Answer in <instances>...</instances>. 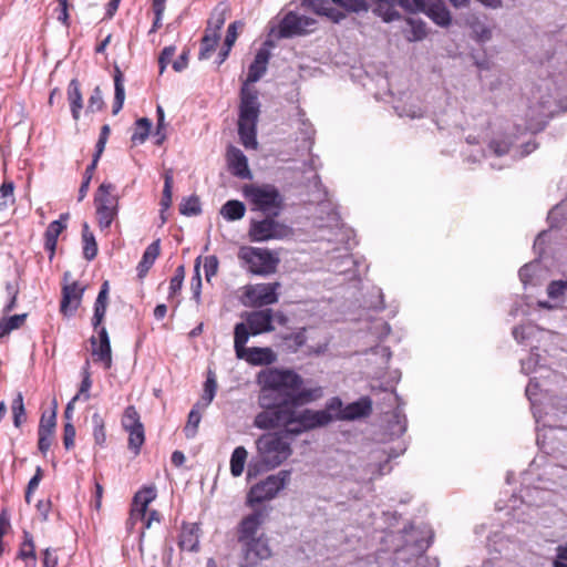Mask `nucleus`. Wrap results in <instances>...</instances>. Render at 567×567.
<instances>
[{
    "label": "nucleus",
    "instance_id": "37",
    "mask_svg": "<svg viewBox=\"0 0 567 567\" xmlns=\"http://www.w3.org/2000/svg\"><path fill=\"white\" fill-rule=\"evenodd\" d=\"M18 558H20L22 560H27L29 558L32 559L33 561L37 560L33 537L27 530L23 532V542L19 549Z\"/></svg>",
    "mask_w": 567,
    "mask_h": 567
},
{
    "label": "nucleus",
    "instance_id": "16",
    "mask_svg": "<svg viewBox=\"0 0 567 567\" xmlns=\"http://www.w3.org/2000/svg\"><path fill=\"white\" fill-rule=\"evenodd\" d=\"M241 317L245 319L249 337L258 336L275 330L274 327V311L270 308L244 312Z\"/></svg>",
    "mask_w": 567,
    "mask_h": 567
},
{
    "label": "nucleus",
    "instance_id": "57",
    "mask_svg": "<svg viewBox=\"0 0 567 567\" xmlns=\"http://www.w3.org/2000/svg\"><path fill=\"white\" fill-rule=\"evenodd\" d=\"M75 433V427L72 422H65L63 429V445L66 450L74 446Z\"/></svg>",
    "mask_w": 567,
    "mask_h": 567
},
{
    "label": "nucleus",
    "instance_id": "61",
    "mask_svg": "<svg viewBox=\"0 0 567 567\" xmlns=\"http://www.w3.org/2000/svg\"><path fill=\"white\" fill-rule=\"evenodd\" d=\"M28 317V313H21V315H13L11 317H3L7 324H8V328L10 330V332L12 330H16V329H19Z\"/></svg>",
    "mask_w": 567,
    "mask_h": 567
},
{
    "label": "nucleus",
    "instance_id": "1",
    "mask_svg": "<svg viewBox=\"0 0 567 567\" xmlns=\"http://www.w3.org/2000/svg\"><path fill=\"white\" fill-rule=\"evenodd\" d=\"M261 385L258 405L262 409L256 414L254 425L260 430L284 429V433L298 436L296 430L302 411L297 408L312 403L323 395L321 386L302 388L303 379L290 369H271L258 375Z\"/></svg>",
    "mask_w": 567,
    "mask_h": 567
},
{
    "label": "nucleus",
    "instance_id": "17",
    "mask_svg": "<svg viewBox=\"0 0 567 567\" xmlns=\"http://www.w3.org/2000/svg\"><path fill=\"white\" fill-rule=\"evenodd\" d=\"M226 161L228 171L231 175L241 179L252 178V174L248 166V158L241 150L234 145H229L226 152Z\"/></svg>",
    "mask_w": 567,
    "mask_h": 567
},
{
    "label": "nucleus",
    "instance_id": "6",
    "mask_svg": "<svg viewBox=\"0 0 567 567\" xmlns=\"http://www.w3.org/2000/svg\"><path fill=\"white\" fill-rule=\"evenodd\" d=\"M343 403L339 396H333L326 403L323 410H302L299 423L301 429L296 430L297 433H306L315 429L323 427L333 420H338V415L342 414Z\"/></svg>",
    "mask_w": 567,
    "mask_h": 567
},
{
    "label": "nucleus",
    "instance_id": "30",
    "mask_svg": "<svg viewBox=\"0 0 567 567\" xmlns=\"http://www.w3.org/2000/svg\"><path fill=\"white\" fill-rule=\"evenodd\" d=\"M219 40H220V34L205 32V34L200 41V50L198 53V59L199 60L209 59L212 53L216 50Z\"/></svg>",
    "mask_w": 567,
    "mask_h": 567
},
{
    "label": "nucleus",
    "instance_id": "12",
    "mask_svg": "<svg viewBox=\"0 0 567 567\" xmlns=\"http://www.w3.org/2000/svg\"><path fill=\"white\" fill-rule=\"evenodd\" d=\"M278 282L255 284L245 287L241 303L246 307L261 308L278 301Z\"/></svg>",
    "mask_w": 567,
    "mask_h": 567
},
{
    "label": "nucleus",
    "instance_id": "52",
    "mask_svg": "<svg viewBox=\"0 0 567 567\" xmlns=\"http://www.w3.org/2000/svg\"><path fill=\"white\" fill-rule=\"evenodd\" d=\"M156 114H157V125H156L155 136L157 138H156L155 144L156 145H161L165 141V138H166V134H165V128H166V125H165V114H164V110H163L162 106H159V105L157 106Z\"/></svg>",
    "mask_w": 567,
    "mask_h": 567
},
{
    "label": "nucleus",
    "instance_id": "55",
    "mask_svg": "<svg viewBox=\"0 0 567 567\" xmlns=\"http://www.w3.org/2000/svg\"><path fill=\"white\" fill-rule=\"evenodd\" d=\"M218 266H219V261L215 255L205 257L204 271H205V278L207 281H210V279L217 274Z\"/></svg>",
    "mask_w": 567,
    "mask_h": 567
},
{
    "label": "nucleus",
    "instance_id": "15",
    "mask_svg": "<svg viewBox=\"0 0 567 567\" xmlns=\"http://www.w3.org/2000/svg\"><path fill=\"white\" fill-rule=\"evenodd\" d=\"M316 21L311 18L299 16L293 11L288 12L279 23L278 38L289 39L303 35L308 32V28L313 25Z\"/></svg>",
    "mask_w": 567,
    "mask_h": 567
},
{
    "label": "nucleus",
    "instance_id": "48",
    "mask_svg": "<svg viewBox=\"0 0 567 567\" xmlns=\"http://www.w3.org/2000/svg\"><path fill=\"white\" fill-rule=\"evenodd\" d=\"M197 408H193L188 414V420H187V424L184 429V432H185V435L187 439H192L195 436L196 432H197V427H198V424L200 422V414L199 412L196 410Z\"/></svg>",
    "mask_w": 567,
    "mask_h": 567
},
{
    "label": "nucleus",
    "instance_id": "18",
    "mask_svg": "<svg viewBox=\"0 0 567 567\" xmlns=\"http://www.w3.org/2000/svg\"><path fill=\"white\" fill-rule=\"evenodd\" d=\"M267 517L265 509H255L251 514L245 516L237 528V539L239 542H246L250 538H255L258 529L264 524Z\"/></svg>",
    "mask_w": 567,
    "mask_h": 567
},
{
    "label": "nucleus",
    "instance_id": "23",
    "mask_svg": "<svg viewBox=\"0 0 567 567\" xmlns=\"http://www.w3.org/2000/svg\"><path fill=\"white\" fill-rule=\"evenodd\" d=\"M107 300H109V281H104L101 286V289L99 291V295L96 297V300L94 302V313L92 318V326L96 330L106 313L107 308Z\"/></svg>",
    "mask_w": 567,
    "mask_h": 567
},
{
    "label": "nucleus",
    "instance_id": "20",
    "mask_svg": "<svg viewBox=\"0 0 567 567\" xmlns=\"http://www.w3.org/2000/svg\"><path fill=\"white\" fill-rule=\"evenodd\" d=\"M372 412V400L369 396H362L359 400L347 404L342 414L338 415V420L353 421L367 417Z\"/></svg>",
    "mask_w": 567,
    "mask_h": 567
},
{
    "label": "nucleus",
    "instance_id": "36",
    "mask_svg": "<svg viewBox=\"0 0 567 567\" xmlns=\"http://www.w3.org/2000/svg\"><path fill=\"white\" fill-rule=\"evenodd\" d=\"M226 21L225 9L215 8L207 22L205 32L219 34Z\"/></svg>",
    "mask_w": 567,
    "mask_h": 567
},
{
    "label": "nucleus",
    "instance_id": "26",
    "mask_svg": "<svg viewBox=\"0 0 567 567\" xmlns=\"http://www.w3.org/2000/svg\"><path fill=\"white\" fill-rule=\"evenodd\" d=\"M90 343L92 347V355L94 357L95 362H101L104 364V368L111 369L112 367V350L111 343H102L97 342V338L92 336L90 338Z\"/></svg>",
    "mask_w": 567,
    "mask_h": 567
},
{
    "label": "nucleus",
    "instance_id": "60",
    "mask_svg": "<svg viewBox=\"0 0 567 567\" xmlns=\"http://www.w3.org/2000/svg\"><path fill=\"white\" fill-rule=\"evenodd\" d=\"M38 449L43 455H45L52 444L53 434L44 431H38Z\"/></svg>",
    "mask_w": 567,
    "mask_h": 567
},
{
    "label": "nucleus",
    "instance_id": "50",
    "mask_svg": "<svg viewBox=\"0 0 567 567\" xmlns=\"http://www.w3.org/2000/svg\"><path fill=\"white\" fill-rule=\"evenodd\" d=\"M159 239H156L155 241H153L152 244H150L146 249L144 250L143 252V256H142V261H144V264H148L151 266L154 265L155 260L157 259V257L159 256V252H161V244H159Z\"/></svg>",
    "mask_w": 567,
    "mask_h": 567
},
{
    "label": "nucleus",
    "instance_id": "13",
    "mask_svg": "<svg viewBox=\"0 0 567 567\" xmlns=\"http://www.w3.org/2000/svg\"><path fill=\"white\" fill-rule=\"evenodd\" d=\"M241 545V560L239 567H257L261 560L271 557L272 551L269 539L265 535L239 542Z\"/></svg>",
    "mask_w": 567,
    "mask_h": 567
},
{
    "label": "nucleus",
    "instance_id": "34",
    "mask_svg": "<svg viewBox=\"0 0 567 567\" xmlns=\"http://www.w3.org/2000/svg\"><path fill=\"white\" fill-rule=\"evenodd\" d=\"M152 122L147 117H141L135 122V131L131 136L134 144H143L151 132Z\"/></svg>",
    "mask_w": 567,
    "mask_h": 567
},
{
    "label": "nucleus",
    "instance_id": "32",
    "mask_svg": "<svg viewBox=\"0 0 567 567\" xmlns=\"http://www.w3.org/2000/svg\"><path fill=\"white\" fill-rule=\"evenodd\" d=\"M217 391V382L214 375H208L204 383V391L200 400L195 404V408H207L214 400Z\"/></svg>",
    "mask_w": 567,
    "mask_h": 567
},
{
    "label": "nucleus",
    "instance_id": "7",
    "mask_svg": "<svg viewBox=\"0 0 567 567\" xmlns=\"http://www.w3.org/2000/svg\"><path fill=\"white\" fill-rule=\"evenodd\" d=\"M115 185L103 182L95 195L94 205L96 208V218L101 229L111 227L118 213V196L114 194Z\"/></svg>",
    "mask_w": 567,
    "mask_h": 567
},
{
    "label": "nucleus",
    "instance_id": "47",
    "mask_svg": "<svg viewBox=\"0 0 567 567\" xmlns=\"http://www.w3.org/2000/svg\"><path fill=\"white\" fill-rule=\"evenodd\" d=\"M105 103L102 95V90L100 86H95L92 91V94L87 101V112L95 113L103 110Z\"/></svg>",
    "mask_w": 567,
    "mask_h": 567
},
{
    "label": "nucleus",
    "instance_id": "42",
    "mask_svg": "<svg viewBox=\"0 0 567 567\" xmlns=\"http://www.w3.org/2000/svg\"><path fill=\"white\" fill-rule=\"evenodd\" d=\"M126 432H128V449L133 451L134 454H138L145 442L144 425L140 426V429L127 430Z\"/></svg>",
    "mask_w": 567,
    "mask_h": 567
},
{
    "label": "nucleus",
    "instance_id": "38",
    "mask_svg": "<svg viewBox=\"0 0 567 567\" xmlns=\"http://www.w3.org/2000/svg\"><path fill=\"white\" fill-rule=\"evenodd\" d=\"M121 423L125 431L136 427L140 429V426L143 425L140 414L134 405H128L124 410Z\"/></svg>",
    "mask_w": 567,
    "mask_h": 567
},
{
    "label": "nucleus",
    "instance_id": "35",
    "mask_svg": "<svg viewBox=\"0 0 567 567\" xmlns=\"http://www.w3.org/2000/svg\"><path fill=\"white\" fill-rule=\"evenodd\" d=\"M179 213L184 216H198L202 214V205L197 195L183 198L179 204Z\"/></svg>",
    "mask_w": 567,
    "mask_h": 567
},
{
    "label": "nucleus",
    "instance_id": "58",
    "mask_svg": "<svg viewBox=\"0 0 567 567\" xmlns=\"http://www.w3.org/2000/svg\"><path fill=\"white\" fill-rule=\"evenodd\" d=\"M176 48L174 45L165 47L158 58L159 72L163 73L166 65L171 62L174 56Z\"/></svg>",
    "mask_w": 567,
    "mask_h": 567
},
{
    "label": "nucleus",
    "instance_id": "4",
    "mask_svg": "<svg viewBox=\"0 0 567 567\" xmlns=\"http://www.w3.org/2000/svg\"><path fill=\"white\" fill-rule=\"evenodd\" d=\"M249 340V331L243 322L234 328V349L236 357L246 360L251 365H268L276 361V354L270 348H246Z\"/></svg>",
    "mask_w": 567,
    "mask_h": 567
},
{
    "label": "nucleus",
    "instance_id": "39",
    "mask_svg": "<svg viewBox=\"0 0 567 567\" xmlns=\"http://www.w3.org/2000/svg\"><path fill=\"white\" fill-rule=\"evenodd\" d=\"M11 410L14 426L20 427L27 419L25 409L23 404V395L21 392H19L17 396L12 400Z\"/></svg>",
    "mask_w": 567,
    "mask_h": 567
},
{
    "label": "nucleus",
    "instance_id": "45",
    "mask_svg": "<svg viewBox=\"0 0 567 567\" xmlns=\"http://www.w3.org/2000/svg\"><path fill=\"white\" fill-rule=\"evenodd\" d=\"M14 184L13 182H3L0 186V210L8 208L14 203Z\"/></svg>",
    "mask_w": 567,
    "mask_h": 567
},
{
    "label": "nucleus",
    "instance_id": "33",
    "mask_svg": "<svg viewBox=\"0 0 567 567\" xmlns=\"http://www.w3.org/2000/svg\"><path fill=\"white\" fill-rule=\"evenodd\" d=\"M82 381L80 384V389L75 394L74 400H83L87 401L90 395V389L92 386L91 371H90V361L86 360L84 365L82 367Z\"/></svg>",
    "mask_w": 567,
    "mask_h": 567
},
{
    "label": "nucleus",
    "instance_id": "28",
    "mask_svg": "<svg viewBox=\"0 0 567 567\" xmlns=\"http://www.w3.org/2000/svg\"><path fill=\"white\" fill-rule=\"evenodd\" d=\"M245 213V204L237 199L227 200L220 208V215L228 221L241 219Z\"/></svg>",
    "mask_w": 567,
    "mask_h": 567
},
{
    "label": "nucleus",
    "instance_id": "44",
    "mask_svg": "<svg viewBox=\"0 0 567 567\" xmlns=\"http://www.w3.org/2000/svg\"><path fill=\"white\" fill-rule=\"evenodd\" d=\"M200 260H202L200 256L195 259L194 276H193L192 282H190V290L193 293V299L197 303L200 302V291H202V278H200V272H199Z\"/></svg>",
    "mask_w": 567,
    "mask_h": 567
},
{
    "label": "nucleus",
    "instance_id": "63",
    "mask_svg": "<svg viewBox=\"0 0 567 567\" xmlns=\"http://www.w3.org/2000/svg\"><path fill=\"white\" fill-rule=\"evenodd\" d=\"M58 556L54 549L47 548L43 551V567H56Z\"/></svg>",
    "mask_w": 567,
    "mask_h": 567
},
{
    "label": "nucleus",
    "instance_id": "21",
    "mask_svg": "<svg viewBox=\"0 0 567 567\" xmlns=\"http://www.w3.org/2000/svg\"><path fill=\"white\" fill-rule=\"evenodd\" d=\"M199 524L184 523L179 534L178 546L183 550L198 551L199 550Z\"/></svg>",
    "mask_w": 567,
    "mask_h": 567
},
{
    "label": "nucleus",
    "instance_id": "14",
    "mask_svg": "<svg viewBox=\"0 0 567 567\" xmlns=\"http://www.w3.org/2000/svg\"><path fill=\"white\" fill-rule=\"evenodd\" d=\"M276 217L267 215L262 220H251L248 231L250 240L260 243L282 237L285 226L275 220Z\"/></svg>",
    "mask_w": 567,
    "mask_h": 567
},
{
    "label": "nucleus",
    "instance_id": "22",
    "mask_svg": "<svg viewBox=\"0 0 567 567\" xmlns=\"http://www.w3.org/2000/svg\"><path fill=\"white\" fill-rule=\"evenodd\" d=\"M270 58V53L266 49H260L255 55L252 63L248 68L247 79L244 84L258 82L267 71V64Z\"/></svg>",
    "mask_w": 567,
    "mask_h": 567
},
{
    "label": "nucleus",
    "instance_id": "25",
    "mask_svg": "<svg viewBox=\"0 0 567 567\" xmlns=\"http://www.w3.org/2000/svg\"><path fill=\"white\" fill-rule=\"evenodd\" d=\"M68 101L74 121H79L83 107V99L78 79H72L68 85Z\"/></svg>",
    "mask_w": 567,
    "mask_h": 567
},
{
    "label": "nucleus",
    "instance_id": "46",
    "mask_svg": "<svg viewBox=\"0 0 567 567\" xmlns=\"http://www.w3.org/2000/svg\"><path fill=\"white\" fill-rule=\"evenodd\" d=\"M172 187H173V175L172 172H166L164 176V188L163 196L161 199V207L163 210H167L172 205Z\"/></svg>",
    "mask_w": 567,
    "mask_h": 567
},
{
    "label": "nucleus",
    "instance_id": "43",
    "mask_svg": "<svg viewBox=\"0 0 567 567\" xmlns=\"http://www.w3.org/2000/svg\"><path fill=\"white\" fill-rule=\"evenodd\" d=\"M473 38L478 42H486L492 38L491 28L480 20H475L471 24Z\"/></svg>",
    "mask_w": 567,
    "mask_h": 567
},
{
    "label": "nucleus",
    "instance_id": "8",
    "mask_svg": "<svg viewBox=\"0 0 567 567\" xmlns=\"http://www.w3.org/2000/svg\"><path fill=\"white\" fill-rule=\"evenodd\" d=\"M290 478V471L282 470L277 474L269 475L264 481L252 485L248 493L246 504L254 507L266 501H270L286 486Z\"/></svg>",
    "mask_w": 567,
    "mask_h": 567
},
{
    "label": "nucleus",
    "instance_id": "40",
    "mask_svg": "<svg viewBox=\"0 0 567 567\" xmlns=\"http://www.w3.org/2000/svg\"><path fill=\"white\" fill-rule=\"evenodd\" d=\"M92 424L95 444L104 446L106 442L105 422L100 413H94L92 415Z\"/></svg>",
    "mask_w": 567,
    "mask_h": 567
},
{
    "label": "nucleus",
    "instance_id": "64",
    "mask_svg": "<svg viewBox=\"0 0 567 567\" xmlns=\"http://www.w3.org/2000/svg\"><path fill=\"white\" fill-rule=\"evenodd\" d=\"M189 51L184 50L176 61L173 62V69L176 72H182L187 68Z\"/></svg>",
    "mask_w": 567,
    "mask_h": 567
},
{
    "label": "nucleus",
    "instance_id": "2",
    "mask_svg": "<svg viewBox=\"0 0 567 567\" xmlns=\"http://www.w3.org/2000/svg\"><path fill=\"white\" fill-rule=\"evenodd\" d=\"M256 447L258 461L248 465V477L278 467L292 454L290 442L279 432L260 435L256 441Z\"/></svg>",
    "mask_w": 567,
    "mask_h": 567
},
{
    "label": "nucleus",
    "instance_id": "31",
    "mask_svg": "<svg viewBox=\"0 0 567 567\" xmlns=\"http://www.w3.org/2000/svg\"><path fill=\"white\" fill-rule=\"evenodd\" d=\"M247 455V450L244 446H237L233 451L230 457V473L234 477H238L243 474Z\"/></svg>",
    "mask_w": 567,
    "mask_h": 567
},
{
    "label": "nucleus",
    "instance_id": "41",
    "mask_svg": "<svg viewBox=\"0 0 567 567\" xmlns=\"http://www.w3.org/2000/svg\"><path fill=\"white\" fill-rule=\"evenodd\" d=\"M408 23L410 25V31L406 35L409 41H420L426 37V24L422 20L410 18Z\"/></svg>",
    "mask_w": 567,
    "mask_h": 567
},
{
    "label": "nucleus",
    "instance_id": "3",
    "mask_svg": "<svg viewBox=\"0 0 567 567\" xmlns=\"http://www.w3.org/2000/svg\"><path fill=\"white\" fill-rule=\"evenodd\" d=\"M260 114L258 91L246 84L240 89V103L238 114V135L241 144L247 150H256L257 123Z\"/></svg>",
    "mask_w": 567,
    "mask_h": 567
},
{
    "label": "nucleus",
    "instance_id": "54",
    "mask_svg": "<svg viewBox=\"0 0 567 567\" xmlns=\"http://www.w3.org/2000/svg\"><path fill=\"white\" fill-rule=\"evenodd\" d=\"M567 290V281L553 280L547 287V295L550 299H557L565 295Z\"/></svg>",
    "mask_w": 567,
    "mask_h": 567
},
{
    "label": "nucleus",
    "instance_id": "53",
    "mask_svg": "<svg viewBox=\"0 0 567 567\" xmlns=\"http://www.w3.org/2000/svg\"><path fill=\"white\" fill-rule=\"evenodd\" d=\"M43 477V470L40 466H37L34 475L30 478L27 489H25V502L28 504L31 503V496L33 492L38 488L41 480Z\"/></svg>",
    "mask_w": 567,
    "mask_h": 567
},
{
    "label": "nucleus",
    "instance_id": "62",
    "mask_svg": "<svg viewBox=\"0 0 567 567\" xmlns=\"http://www.w3.org/2000/svg\"><path fill=\"white\" fill-rule=\"evenodd\" d=\"M125 100V91L114 90V101L112 105V114L116 115L123 107Z\"/></svg>",
    "mask_w": 567,
    "mask_h": 567
},
{
    "label": "nucleus",
    "instance_id": "24",
    "mask_svg": "<svg viewBox=\"0 0 567 567\" xmlns=\"http://www.w3.org/2000/svg\"><path fill=\"white\" fill-rule=\"evenodd\" d=\"M65 228L62 221H51L44 231V249L49 251L50 260L54 257L58 238Z\"/></svg>",
    "mask_w": 567,
    "mask_h": 567
},
{
    "label": "nucleus",
    "instance_id": "19",
    "mask_svg": "<svg viewBox=\"0 0 567 567\" xmlns=\"http://www.w3.org/2000/svg\"><path fill=\"white\" fill-rule=\"evenodd\" d=\"M85 288L79 287L76 281L68 284L62 288L60 311L64 316H72L81 305Z\"/></svg>",
    "mask_w": 567,
    "mask_h": 567
},
{
    "label": "nucleus",
    "instance_id": "9",
    "mask_svg": "<svg viewBox=\"0 0 567 567\" xmlns=\"http://www.w3.org/2000/svg\"><path fill=\"white\" fill-rule=\"evenodd\" d=\"M306 2L308 8L313 12L319 16H324L336 23L342 21L346 14L332 8L331 4H337L347 12L360 13L369 10V4L365 0H306Z\"/></svg>",
    "mask_w": 567,
    "mask_h": 567
},
{
    "label": "nucleus",
    "instance_id": "49",
    "mask_svg": "<svg viewBox=\"0 0 567 567\" xmlns=\"http://www.w3.org/2000/svg\"><path fill=\"white\" fill-rule=\"evenodd\" d=\"M56 426V406L52 410V412L48 415L47 413H43L38 431H44L47 433L54 434V430Z\"/></svg>",
    "mask_w": 567,
    "mask_h": 567
},
{
    "label": "nucleus",
    "instance_id": "29",
    "mask_svg": "<svg viewBox=\"0 0 567 567\" xmlns=\"http://www.w3.org/2000/svg\"><path fill=\"white\" fill-rule=\"evenodd\" d=\"M307 342L306 329L289 333L282 338V347L288 352H297Z\"/></svg>",
    "mask_w": 567,
    "mask_h": 567
},
{
    "label": "nucleus",
    "instance_id": "56",
    "mask_svg": "<svg viewBox=\"0 0 567 567\" xmlns=\"http://www.w3.org/2000/svg\"><path fill=\"white\" fill-rule=\"evenodd\" d=\"M488 147L495 155L503 156L509 152L511 143L506 140H492Z\"/></svg>",
    "mask_w": 567,
    "mask_h": 567
},
{
    "label": "nucleus",
    "instance_id": "27",
    "mask_svg": "<svg viewBox=\"0 0 567 567\" xmlns=\"http://www.w3.org/2000/svg\"><path fill=\"white\" fill-rule=\"evenodd\" d=\"M83 257L91 261L97 255V244L94 234L90 230L86 221L82 225Z\"/></svg>",
    "mask_w": 567,
    "mask_h": 567
},
{
    "label": "nucleus",
    "instance_id": "11",
    "mask_svg": "<svg viewBox=\"0 0 567 567\" xmlns=\"http://www.w3.org/2000/svg\"><path fill=\"white\" fill-rule=\"evenodd\" d=\"M238 257L249 266L250 271L255 275L271 274L278 264V259L268 249L262 248H241Z\"/></svg>",
    "mask_w": 567,
    "mask_h": 567
},
{
    "label": "nucleus",
    "instance_id": "51",
    "mask_svg": "<svg viewBox=\"0 0 567 567\" xmlns=\"http://www.w3.org/2000/svg\"><path fill=\"white\" fill-rule=\"evenodd\" d=\"M184 278L185 268L184 266H178L175 270V275L171 278L169 281V298L173 297L178 291H181Z\"/></svg>",
    "mask_w": 567,
    "mask_h": 567
},
{
    "label": "nucleus",
    "instance_id": "59",
    "mask_svg": "<svg viewBox=\"0 0 567 567\" xmlns=\"http://www.w3.org/2000/svg\"><path fill=\"white\" fill-rule=\"evenodd\" d=\"M238 27H243V23L240 21H234L233 23H230L228 25L226 38L224 41L225 47L233 48V45L235 44L237 37H238V33H237Z\"/></svg>",
    "mask_w": 567,
    "mask_h": 567
},
{
    "label": "nucleus",
    "instance_id": "5",
    "mask_svg": "<svg viewBox=\"0 0 567 567\" xmlns=\"http://www.w3.org/2000/svg\"><path fill=\"white\" fill-rule=\"evenodd\" d=\"M244 195L254 208L266 215L279 216L284 206V197L275 185H246Z\"/></svg>",
    "mask_w": 567,
    "mask_h": 567
},
{
    "label": "nucleus",
    "instance_id": "10",
    "mask_svg": "<svg viewBox=\"0 0 567 567\" xmlns=\"http://www.w3.org/2000/svg\"><path fill=\"white\" fill-rule=\"evenodd\" d=\"M156 497V489L153 486H144L133 497L132 508L130 513L128 524H135L137 520L143 522L144 528H150L153 520L159 522L161 515L157 511H151L147 515L148 504Z\"/></svg>",
    "mask_w": 567,
    "mask_h": 567
}]
</instances>
